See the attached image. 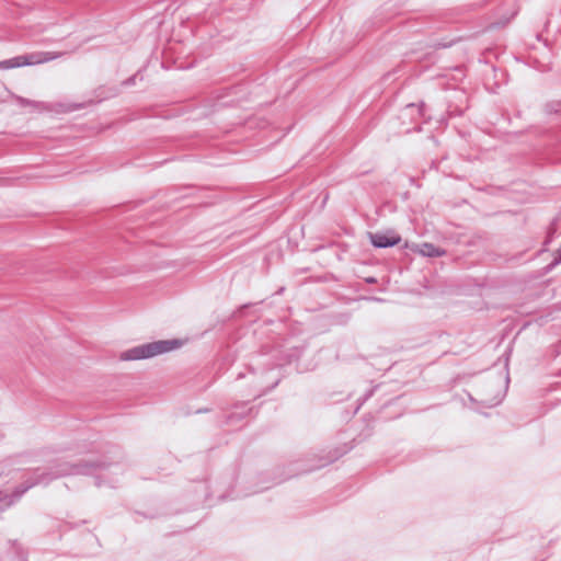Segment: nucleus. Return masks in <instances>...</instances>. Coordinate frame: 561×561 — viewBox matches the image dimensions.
I'll use <instances>...</instances> for the list:
<instances>
[{
  "label": "nucleus",
  "instance_id": "obj_1",
  "mask_svg": "<svg viewBox=\"0 0 561 561\" xmlns=\"http://www.w3.org/2000/svg\"><path fill=\"white\" fill-rule=\"evenodd\" d=\"M182 343L179 340H161L134 346L119 353L122 362L141 360L165 354L179 348Z\"/></svg>",
  "mask_w": 561,
  "mask_h": 561
},
{
  "label": "nucleus",
  "instance_id": "obj_2",
  "mask_svg": "<svg viewBox=\"0 0 561 561\" xmlns=\"http://www.w3.org/2000/svg\"><path fill=\"white\" fill-rule=\"evenodd\" d=\"M58 56L53 53H33L30 55L16 56L11 59L0 61V69H11L22 66H34L56 59Z\"/></svg>",
  "mask_w": 561,
  "mask_h": 561
},
{
  "label": "nucleus",
  "instance_id": "obj_6",
  "mask_svg": "<svg viewBox=\"0 0 561 561\" xmlns=\"http://www.w3.org/2000/svg\"><path fill=\"white\" fill-rule=\"evenodd\" d=\"M71 472H82V470L76 468V469H72V470H62L60 473L61 474H67V473H71Z\"/></svg>",
  "mask_w": 561,
  "mask_h": 561
},
{
  "label": "nucleus",
  "instance_id": "obj_5",
  "mask_svg": "<svg viewBox=\"0 0 561 561\" xmlns=\"http://www.w3.org/2000/svg\"><path fill=\"white\" fill-rule=\"evenodd\" d=\"M415 251L423 256L430 257L440 256L444 254V251L439 250L431 243H422L416 247Z\"/></svg>",
  "mask_w": 561,
  "mask_h": 561
},
{
  "label": "nucleus",
  "instance_id": "obj_4",
  "mask_svg": "<svg viewBox=\"0 0 561 561\" xmlns=\"http://www.w3.org/2000/svg\"><path fill=\"white\" fill-rule=\"evenodd\" d=\"M369 239L377 248L393 247L401 240L400 236L393 231L370 233Z\"/></svg>",
  "mask_w": 561,
  "mask_h": 561
},
{
  "label": "nucleus",
  "instance_id": "obj_7",
  "mask_svg": "<svg viewBox=\"0 0 561 561\" xmlns=\"http://www.w3.org/2000/svg\"><path fill=\"white\" fill-rule=\"evenodd\" d=\"M30 486H31V485H27L26 488H24L23 490H21V491L19 492V495H21L22 493H24V492H25Z\"/></svg>",
  "mask_w": 561,
  "mask_h": 561
},
{
  "label": "nucleus",
  "instance_id": "obj_3",
  "mask_svg": "<svg viewBox=\"0 0 561 561\" xmlns=\"http://www.w3.org/2000/svg\"><path fill=\"white\" fill-rule=\"evenodd\" d=\"M507 378L505 380H500L499 385L494 388L492 387L491 392L484 391L481 393L480 401L481 403L488 405V407H494L497 405L505 393V387H506Z\"/></svg>",
  "mask_w": 561,
  "mask_h": 561
}]
</instances>
